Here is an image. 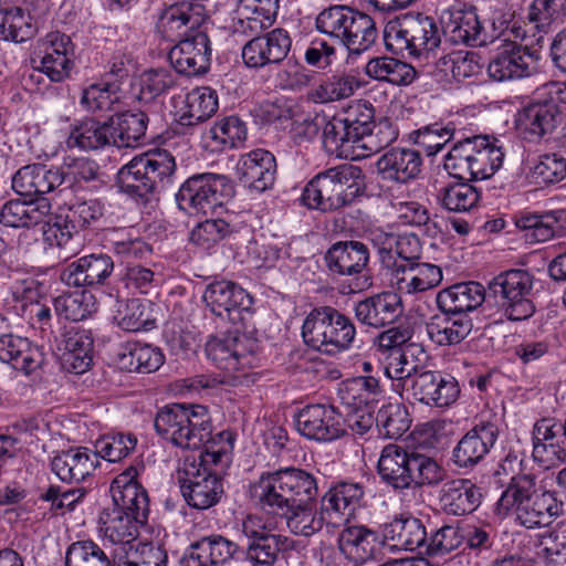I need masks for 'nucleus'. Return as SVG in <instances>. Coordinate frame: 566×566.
I'll return each instance as SVG.
<instances>
[{
	"instance_id": "nucleus-19",
	"label": "nucleus",
	"mask_w": 566,
	"mask_h": 566,
	"mask_svg": "<svg viewBox=\"0 0 566 566\" xmlns=\"http://www.w3.org/2000/svg\"><path fill=\"white\" fill-rule=\"evenodd\" d=\"M297 431L307 439L333 441L345 434L343 415L329 405H307L295 417Z\"/></svg>"
},
{
	"instance_id": "nucleus-54",
	"label": "nucleus",
	"mask_w": 566,
	"mask_h": 566,
	"mask_svg": "<svg viewBox=\"0 0 566 566\" xmlns=\"http://www.w3.org/2000/svg\"><path fill=\"white\" fill-rule=\"evenodd\" d=\"M470 181L453 182L442 186L437 193V200L442 208L450 212H468L480 200V192Z\"/></svg>"
},
{
	"instance_id": "nucleus-15",
	"label": "nucleus",
	"mask_w": 566,
	"mask_h": 566,
	"mask_svg": "<svg viewBox=\"0 0 566 566\" xmlns=\"http://www.w3.org/2000/svg\"><path fill=\"white\" fill-rule=\"evenodd\" d=\"M250 38L241 51L243 63L249 69L279 65L287 57L292 48L291 35L283 28Z\"/></svg>"
},
{
	"instance_id": "nucleus-5",
	"label": "nucleus",
	"mask_w": 566,
	"mask_h": 566,
	"mask_svg": "<svg viewBox=\"0 0 566 566\" xmlns=\"http://www.w3.org/2000/svg\"><path fill=\"white\" fill-rule=\"evenodd\" d=\"M500 511H514L516 520L527 528L546 526L558 515L559 505L554 493L536 490L535 478L531 474L513 476L502 493Z\"/></svg>"
},
{
	"instance_id": "nucleus-55",
	"label": "nucleus",
	"mask_w": 566,
	"mask_h": 566,
	"mask_svg": "<svg viewBox=\"0 0 566 566\" xmlns=\"http://www.w3.org/2000/svg\"><path fill=\"white\" fill-rule=\"evenodd\" d=\"M125 512L114 506L99 518L105 537L113 544H128L138 535V525L140 523Z\"/></svg>"
},
{
	"instance_id": "nucleus-37",
	"label": "nucleus",
	"mask_w": 566,
	"mask_h": 566,
	"mask_svg": "<svg viewBox=\"0 0 566 566\" xmlns=\"http://www.w3.org/2000/svg\"><path fill=\"white\" fill-rule=\"evenodd\" d=\"M421 165L420 153L412 148H392L381 155L376 163L382 179L401 184L416 178L421 170Z\"/></svg>"
},
{
	"instance_id": "nucleus-42",
	"label": "nucleus",
	"mask_w": 566,
	"mask_h": 566,
	"mask_svg": "<svg viewBox=\"0 0 566 566\" xmlns=\"http://www.w3.org/2000/svg\"><path fill=\"white\" fill-rule=\"evenodd\" d=\"M522 7L515 0H506L505 3L492 11L489 24L483 23V33H485V45L494 42L500 38L504 41L514 39H524L525 30L521 27L517 18L520 17Z\"/></svg>"
},
{
	"instance_id": "nucleus-13",
	"label": "nucleus",
	"mask_w": 566,
	"mask_h": 566,
	"mask_svg": "<svg viewBox=\"0 0 566 566\" xmlns=\"http://www.w3.org/2000/svg\"><path fill=\"white\" fill-rule=\"evenodd\" d=\"M202 300L212 314L233 325L249 327L254 317L253 297L238 283L216 280L206 286Z\"/></svg>"
},
{
	"instance_id": "nucleus-34",
	"label": "nucleus",
	"mask_w": 566,
	"mask_h": 566,
	"mask_svg": "<svg viewBox=\"0 0 566 566\" xmlns=\"http://www.w3.org/2000/svg\"><path fill=\"white\" fill-rule=\"evenodd\" d=\"M396 286L400 293L417 294L438 286L442 281L440 266L427 263H394Z\"/></svg>"
},
{
	"instance_id": "nucleus-30",
	"label": "nucleus",
	"mask_w": 566,
	"mask_h": 566,
	"mask_svg": "<svg viewBox=\"0 0 566 566\" xmlns=\"http://www.w3.org/2000/svg\"><path fill=\"white\" fill-rule=\"evenodd\" d=\"M202 8L190 3H178L164 11L159 21L158 29L163 36L171 42L187 38L203 28L205 18L201 14Z\"/></svg>"
},
{
	"instance_id": "nucleus-50",
	"label": "nucleus",
	"mask_w": 566,
	"mask_h": 566,
	"mask_svg": "<svg viewBox=\"0 0 566 566\" xmlns=\"http://www.w3.org/2000/svg\"><path fill=\"white\" fill-rule=\"evenodd\" d=\"M352 25L348 30L344 46L352 55H360L369 51L377 42L378 29L373 17L364 11L357 10L350 20Z\"/></svg>"
},
{
	"instance_id": "nucleus-46",
	"label": "nucleus",
	"mask_w": 566,
	"mask_h": 566,
	"mask_svg": "<svg viewBox=\"0 0 566 566\" xmlns=\"http://www.w3.org/2000/svg\"><path fill=\"white\" fill-rule=\"evenodd\" d=\"M164 363L161 350L148 344L127 343L118 354V364L129 373L149 374L156 371Z\"/></svg>"
},
{
	"instance_id": "nucleus-33",
	"label": "nucleus",
	"mask_w": 566,
	"mask_h": 566,
	"mask_svg": "<svg viewBox=\"0 0 566 566\" xmlns=\"http://www.w3.org/2000/svg\"><path fill=\"white\" fill-rule=\"evenodd\" d=\"M44 360L41 349L28 338L14 334L0 336V361L25 375L38 369Z\"/></svg>"
},
{
	"instance_id": "nucleus-2",
	"label": "nucleus",
	"mask_w": 566,
	"mask_h": 566,
	"mask_svg": "<svg viewBox=\"0 0 566 566\" xmlns=\"http://www.w3.org/2000/svg\"><path fill=\"white\" fill-rule=\"evenodd\" d=\"M377 471L381 481L395 491L436 488L447 475L436 459L418 449L390 443L381 450Z\"/></svg>"
},
{
	"instance_id": "nucleus-28",
	"label": "nucleus",
	"mask_w": 566,
	"mask_h": 566,
	"mask_svg": "<svg viewBox=\"0 0 566 566\" xmlns=\"http://www.w3.org/2000/svg\"><path fill=\"white\" fill-rule=\"evenodd\" d=\"M324 260L333 274L358 275L369 262V249L360 241H338L326 251Z\"/></svg>"
},
{
	"instance_id": "nucleus-11",
	"label": "nucleus",
	"mask_w": 566,
	"mask_h": 566,
	"mask_svg": "<svg viewBox=\"0 0 566 566\" xmlns=\"http://www.w3.org/2000/svg\"><path fill=\"white\" fill-rule=\"evenodd\" d=\"M357 168L342 165L319 172L303 189L301 200L310 209L334 211L349 205L354 192H348Z\"/></svg>"
},
{
	"instance_id": "nucleus-26",
	"label": "nucleus",
	"mask_w": 566,
	"mask_h": 566,
	"mask_svg": "<svg viewBox=\"0 0 566 566\" xmlns=\"http://www.w3.org/2000/svg\"><path fill=\"white\" fill-rule=\"evenodd\" d=\"M237 175L244 187L263 192L274 185L275 157L269 150L261 148L242 155L237 165Z\"/></svg>"
},
{
	"instance_id": "nucleus-27",
	"label": "nucleus",
	"mask_w": 566,
	"mask_h": 566,
	"mask_svg": "<svg viewBox=\"0 0 566 566\" xmlns=\"http://www.w3.org/2000/svg\"><path fill=\"white\" fill-rule=\"evenodd\" d=\"M337 542L340 554L358 566L375 559L384 544L379 534L365 525L343 528Z\"/></svg>"
},
{
	"instance_id": "nucleus-20",
	"label": "nucleus",
	"mask_w": 566,
	"mask_h": 566,
	"mask_svg": "<svg viewBox=\"0 0 566 566\" xmlns=\"http://www.w3.org/2000/svg\"><path fill=\"white\" fill-rule=\"evenodd\" d=\"M538 54L526 45L510 43L490 60L489 76L497 82L522 80L537 72Z\"/></svg>"
},
{
	"instance_id": "nucleus-3",
	"label": "nucleus",
	"mask_w": 566,
	"mask_h": 566,
	"mask_svg": "<svg viewBox=\"0 0 566 566\" xmlns=\"http://www.w3.org/2000/svg\"><path fill=\"white\" fill-rule=\"evenodd\" d=\"M250 493L264 512H280L295 504L317 502L318 482L314 473L290 467L263 472L250 485Z\"/></svg>"
},
{
	"instance_id": "nucleus-25",
	"label": "nucleus",
	"mask_w": 566,
	"mask_h": 566,
	"mask_svg": "<svg viewBox=\"0 0 566 566\" xmlns=\"http://www.w3.org/2000/svg\"><path fill=\"white\" fill-rule=\"evenodd\" d=\"M279 0H239L233 33L244 36L261 34L275 22Z\"/></svg>"
},
{
	"instance_id": "nucleus-61",
	"label": "nucleus",
	"mask_w": 566,
	"mask_h": 566,
	"mask_svg": "<svg viewBox=\"0 0 566 566\" xmlns=\"http://www.w3.org/2000/svg\"><path fill=\"white\" fill-rule=\"evenodd\" d=\"M66 566H113L106 553L93 541L72 543L65 554Z\"/></svg>"
},
{
	"instance_id": "nucleus-1",
	"label": "nucleus",
	"mask_w": 566,
	"mask_h": 566,
	"mask_svg": "<svg viewBox=\"0 0 566 566\" xmlns=\"http://www.w3.org/2000/svg\"><path fill=\"white\" fill-rule=\"evenodd\" d=\"M533 276L525 270L512 269L501 272L488 284V290L476 281L455 283L442 289L436 296L441 313L469 316L484 302L500 307L512 322L533 316L535 305L530 298Z\"/></svg>"
},
{
	"instance_id": "nucleus-8",
	"label": "nucleus",
	"mask_w": 566,
	"mask_h": 566,
	"mask_svg": "<svg viewBox=\"0 0 566 566\" xmlns=\"http://www.w3.org/2000/svg\"><path fill=\"white\" fill-rule=\"evenodd\" d=\"M304 343L323 354L337 355L348 350L356 337L353 321L332 306L313 308L302 325Z\"/></svg>"
},
{
	"instance_id": "nucleus-21",
	"label": "nucleus",
	"mask_w": 566,
	"mask_h": 566,
	"mask_svg": "<svg viewBox=\"0 0 566 566\" xmlns=\"http://www.w3.org/2000/svg\"><path fill=\"white\" fill-rule=\"evenodd\" d=\"M114 268V260L111 255L92 253L66 264L61 270L60 280L70 287L96 289L107 283Z\"/></svg>"
},
{
	"instance_id": "nucleus-39",
	"label": "nucleus",
	"mask_w": 566,
	"mask_h": 566,
	"mask_svg": "<svg viewBox=\"0 0 566 566\" xmlns=\"http://www.w3.org/2000/svg\"><path fill=\"white\" fill-rule=\"evenodd\" d=\"M98 464L97 453L87 448H71L55 455L52 471L64 482H80L93 473Z\"/></svg>"
},
{
	"instance_id": "nucleus-4",
	"label": "nucleus",
	"mask_w": 566,
	"mask_h": 566,
	"mask_svg": "<svg viewBox=\"0 0 566 566\" xmlns=\"http://www.w3.org/2000/svg\"><path fill=\"white\" fill-rule=\"evenodd\" d=\"M443 33L433 17L405 13L386 24L384 41L386 49L394 54L429 62L437 57Z\"/></svg>"
},
{
	"instance_id": "nucleus-62",
	"label": "nucleus",
	"mask_w": 566,
	"mask_h": 566,
	"mask_svg": "<svg viewBox=\"0 0 566 566\" xmlns=\"http://www.w3.org/2000/svg\"><path fill=\"white\" fill-rule=\"evenodd\" d=\"M528 177L538 186L557 184L566 178V158L558 154L543 155L531 168Z\"/></svg>"
},
{
	"instance_id": "nucleus-47",
	"label": "nucleus",
	"mask_w": 566,
	"mask_h": 566,
	"mask_svg": "<svg viewBox=\"0 0 566 566\" xmlns=\"http://www.w3.org/2000/svg\"><path fill=\"white\" fill-rule=\"evenodd\" d=\"M357 10L347 4H331L316 15L315 28L319 33L344 45L352 25L350 20Z\"/></svg>"
},
{
	"instance_id": "nucleus-7",
	"label": "nucleus",
	"mask_w": 566,
	"mask_h": 566,
	"mask_svg": "<svg viewBox=\"0 0 566 566\" xmlns=\"http://www.w3.org/2000/svg\"><path fill=\"white\" fill-rule=\"evenodd\" d=\"M504 153L488 136L465 137L453 144L444 156L443 168L461 181L488 179L502 166Z\"/></svg>"
},
{
	"instance_id": "nucleus-52",
	"label": "nucleus",
	"mask_w": 566,
	"mask_h": 566,
	"mask_svg": "<svg viewBox=\"0 0 566 566\" xmlns=\"http://www.w3.org/2000/svg\"><path fill=\"white\" fill-rule=\"evenodd\" d=\"M291 539L281 534H268L247 543L245 559L253 566H273L279 554L283 551L291 548Z\"/></svg>"
},
{
	"instance_id": "nucleus-22",
	"label": "nucleus",
	"mask_w": 566,
	"mask_h": 566,
	"mask_svg": "<svg viewBox=\"0 0 566 566\" xmlns=\"http://www.w3.org/2000/svg\"><path fill=\"white\" fill-rule=\"evenodd\" d=\"M500 434L499 426L493 420L475 423L457 443L452 451L453 463L461 469H469L480 463L494 447Z\"/></svg>"
},
{
	"instance_id": "nucleus-49",
	"label": "nucleus",
	"mask_w": 566,
	"mask_h": 566,
	"mask_svg": "<svg viewBox=\"0 0 566 566\" xmlns=\"http://www.w3.org/2000/svg\"><path fill=\"white\" fill-rule=\"evenodd\" d=\"M398 137V129L388 119L373 123L366 134L355 145V153L345 156L352 160L363 159L373 154L379 153L391 145Z\"/></svg>"
},
{
	"instance_id": "nucleus-43",
	"label": "nucleus",
	"mask_w": 566,
	"mask_h": 566,
	"mask_svg": "<svg viewBox=\"0 0 566 566\" xmlns=\"http://www.w3.org/2000/svg\"><path fill=\"white\" fill-rule=\"evenodd\" d=\"M447 30L450 40L454 44L485 45L483 22L480 20L476 8L473 6L452 11Z\"/></svg>"
},
{
	"instance_id": "nucleus-23",
	"label": "nucleus",
	"mask_w": 566,
	"mask_h": 566,
	"mask_svg": "<svg viewBox=\"0 0 566 566\" xmlns=\"http://www.w3.org/2000/svg\"><path fill=\"white\" fill-rule=\"evenodd\" d=\"M64 181L65 174L61 168L31 164L15 171L11 179V186L19 196L38 199L45 198L44 195L53 192Z\"/></svg>"
},
{
	"instance_id": "nucleus-18",
	"label": "nucleus",
	"mask_w": 566,
	"mask_h": 566,
	"mask_svg": "<svg viewBox=\"0 0 566 566\" xmlns=\"http://www.w3.org/2000/svg\"><path fill=\"white\" fill-rule=\"evenodd\" d=\"M185 478H179L180 491L187 504L196 510H208L217 505L223 493L222 479L207 468H198L196 463L187 465Z\"/></svg>"
},
{
	"instance_id": "nucleus-57",
	"label": "nucleus",
	"mask_w": 566,
	"mask_h": 566,
	"mask_svg": "<svg viewBox=\"0 0 566 566\" xmlns=\"http://www.w3.org/2000/svg\"><path fill=\"white\" fill-rule=\"evenodd\" d=\"M209 136L218 150L237 148L247 139V126L238 116H228L210 128Z\"/></svg>"
},
{
	"instance_id": "nucleus-48",
	"label": "nucleus",
	"mask_w": 566,
	"mask_h": 566,
	"mask_svg": "<svg viewBox=\"0 0 566 566\" xmlns=\"http://www.w3.org/2000/svg\"><path fill=\"white\" fill-rule=\"evenodd\" d=\"M365 72L374 80L398 86L411 84L417 76L412 65L389 56L370 59L365 66Z\"/></svg>"
},
{
	"instance_id": "nucleus-35",
	"label": "nucleus",
	"mask_w": 566,
	"mask_h": 566,
	"mask_svg": "<svg viewBox=\"0 0 566 566\" xmlns=\"http://www.w3.org/2000/svg\"><path fill=\"white\" fill-rule=\"evenodd\" d=\"M218 95L209 86H201L191 90L185 98L184 106L177 112L176 123L180 126L181 133L189 130L208 120L218 111Z\"/></svg>"
},
{
	"instance_id": "nucleus-17",
	"label": "nucleus",
	"mask_w": 566,
	"mask_h": 566,
	"mask_svg": "<svg viewBox=\"0 0 566 566\" xmlns=\"http://www.w3.org/2000/svg\"><path fill=\"white\" fill-rule=\"evenodd\" d=\"M564 120L560 106L554 99L531 102L522 107L516 126L524 138L532 143L551 137Z\"/></svg>"
},
{
	"instance_id": "nucleus-58",
	"label": "nucleus",
	"mask_w": 566,
	"mask_h": 566,
	"mask_svg": "<svg viewBox=\"0 0 566 566\" xmlns=\"http://www.w3.org/2000/svg\"><path fill=\"white\" fill-rule=\"evenodd\" d=\"M234 332L228 333L229 340L232 346L234 358L239 360V369L244 370L253 365L254 355L259 350L260 344L255 337V325L253 319L251 325H235Z\"/></svg>"
},
{
	"instance_id": "nucleus-31",
	"label": "nucleus",
	"mask_w": 566,
	"mask_h": 566,
	"mask_svg": "<svg viewBox=\"0 0 566 566\" xmlns=\"http://www.w3.org/2000/svg\"><path fill=\"white\" fill-rule=\"evenodd\" d=\"M481 491L470 479H453L442 484L439 491L441 510L453 516L474 512L481 504Z\"/></svg>"
},
{
	"instance_id": "nucleus-41",
	"label": "nucleus",
	"mask_w": 566,
	"mask_h": 566,
	"mask_svg": "<svg viewBox=\"0 0 566 566\" xmlns=\"http://www.w3.org/2000/svg\"><path fill=\"white\" fill-rule=\"evenodd\" d=\"M473 328L472 318L459 314L440 313L426 324L429 338L438 346H452L465 339Z\"/></svg>"
},
{
	"instance_id": "nucleus-51",
	"label": "nucleus",
	"mask_w": 566,
	"mask_h": 566,
	"mask_svg": "<svg viewBox=\"0 0 566 566\" xmlns=\"http://www.w3.org/2000/svg\"><path fill=\"white\" fill-rule=\"evenodd\" d=\"M382 392L379 378L360 375L343 382L339 396L344 406H369Z\"/></svg>"
},
{
	"instance_id": "nucleus-63",
	"label": "nucleus",
	"mask_w": 566,
	"mask_h": 566,
	"mask_svg": "<svg viewBox=\"0 0 566 566\" xmlns=\"http://www.w3.org/2000/svg\"><path fill=\"white\" fill-rule=\"evenodd\" d=\"M114 321L127 332L146 329L149 323L147 307L138 298L118 300Z\"/></svg>"
},
{
	"instance_id": "nucleus-10",
	"label": "nucleus",
	"mask_w": 566,
	"mask_h": 566,
	"mask_svg": "<svg viewBox=\"0 0 566 566\" xmlns=\"http://www.w3.org/2000/svg\"><path fill=\"white\" fill-rule=\"evenodd\" d=\"M375 107L366 101H355L346 109L333 116L323 126L325 149L337 157L352 156L355 145L373 125Z\"/></svg>"
},
{
	"instance_id": "nucleus-29",
	"label": "nucleus",
	"mask_w": 566,
	"mask_h": 566,
	"mask_svg": "<svg viewBox=\"0 0 566 566\" xmlns=\"http://www.w3.org/2000/svg\"><path fill=\"white\" fill-rule=\"evenodd\" d=\"M384 537L398 549L424 555L428 531L422 520L411 514H400L385 525Z\"/></svg>"
},
{
	"instance_id": "nucleus-12",
	"label": "nucleus",
	"mask_w": 566,
	"mask_h": 566,
	"mask_svg": "<svg viewBox=\"0 0 566 566\" xmlns=\"http://www.w3.org/2000/svg\"><path fill=\"white\" fill-rule=\"evenodd\" d=\"M234 196V187L224 175L198 174L189 177L176 193L180 210L188 213H210Z\"/></svg>"
},
{
	"instance_id": "nucleus-16",
	"label": "nucleus",
	"mask_w": 566,
	"mask_h": 566,
	"mask_svg": "<svg viewBox=\"0 0 566 566\" xmlns=\"http://www.w3.org/2000/svg\"><path fill=\"white\" fill-rule=\"evenodd\" d=\"M211 42L206 27L192 31L190 35L179 39L170 49L168 57L177 73L187 76L207 73L211 63Z\"/></svg>"
},
{
	"instance_id": "nucleus-36",
	"label": "nucleus",
	"mask_w": 566,
	"mask_h": 566,
	"mask_svg": "<svg viewBox=\"0 0 566 566\" xmlns=\"http://www.w3.org/2000/svg\"><path fill=\"white\" fill-rule=\"evenodd\" d=\"M27 0H6L0 6V40L23 43L36 34Z\"/></svg>"
},
{
	"instance_id": "nucleus-44",
	"label": "nucleus",
	"mask_w": 566,
	"mask_h": 566,
	"mask_svg": "<svg viewBox=\"0 0 566 566\" xmlns=\"http://www.w3.org/2000/svg\"><path fill=\"white\" fill-rule=\"evenodd\" d=\"M284 517L290 532L296 536L311 537L322 531L325 524L326 512L322 511V505L317 507V502L312 504H298L281 510L280 512H269Z\"/></svg>"
},
{
	"instance_id": "nucleus-14",
	"label": "nucleus",
	"mask_w": 566,
	"mask_h": 566,
	"mask_svg": "<svg viewBox=\"0 0 566 566\" xmlns=\"http://www.w3.org/2000/svg\"><path fill=\"white\" fill-rule=\"evenodd\" d=\"M405 386L403 396L407 400L413 399L439 408L451 406L460 395L459 384L453 376L424 370L421 367L413 378L405 381Z\"/></svg>"
},
{
	"instance_id": "nucleus-64",
	"label": "nucleus",
	"mask_w": 566,
	"mask_h": 566,
	"mask_svg": "<svg viewBox=\"0 0 566 566\" xmlns=\"http://www.w3.org/2000/svg\"><path fill=\"white\" fill-rule=\"evenodd\" d=\"M177 84L175 73L168 69H151L145 71L140 76V101H151L166 94Z\"/></svg>"
},
{
	"instance_id": "nucleus-32",
	"label": "nucleus",
	"mask_w": 566,
	"mask_h": 566,
	"mask_svg": "<svg viewBox=\"0 0 566 566\" xmlns=\"http://www.w3.org/2000/svg\"><path fill=\"white\" fill-rule=\"evenodd\" d=\"M563 424H557L549 418L538 420L533 428V458L535 461L549 467L566 460V447L558 438Z\"/></svg>"
},
{
	"instance_id": "nucleus-60",
	"label": "nucleus",
	"mask_w": 566,
	"mask_h": 566,
	"mask_svg": "<svg viewBox=\"0 0 566 566\" xmlns=\"http://www.w3.org/2000/svg\"><path fill=\"white\" fill-rule=\"evenodd\" d=\"M463 543L464 537L460 523L444 524L428 533L424 555L443 556L459 548Z\"/></svg>"
},
{
	"instance_id": "nucleus-45",
	"label": "nucleus",
	"mask_w": 566,
	"mask_h": 566,
	"mask_svg": "<svg viewBox=\"0 0 566 566\" xmlns=\"http://www.w3.org/2000/svg\"><path fill=\"white\" fill-rule=\"evenodd\" d=\"M66 144L70 148L78 147L83 150H97L113 146L109 118L105 122L85 118L72 128Z\"/></svg>"
},
{
	"instance_id": "nucleus-24",
	"label": "nucleus",
	"mask_w": 566,
	"mask_h": 566,
	"mask_svg": "<svg viewBox=\"0 0 566 566\" xmlns=\"http://www.w3.org/2000/svg\"><path fill=\"white\" fill-rule=\"evenodd\" d=\"M403 313L400 296L382 292L358 301L354 305L355 318L364 326L384 328L395 324Z\"/></svg>"
},
{
	"instance_id": "nucleus-6",
	"label": "nucleus",
	"mask_w": 566,
	"mask_h": 566,
	"mask_svg": "<svg viewBox=\"0 0 566 566\" xmlns=\"http://www.w3.org/2000/svg\"><path fill=\"white\" fill-rule=\"evenodd\" d=\"M154 426L159 436L182 449H200L212 433L208 409L201 405L165 406L157 412Z\"/></svg>"
},
{
	"instance_id": "nucleus-53",
	"label": "nucleus",
	"mask_w": 566,
	"mask_h": 566,
	"mask_svg": "<svg viewBox=\"0 0 566 566\" xmlns=\"http://www.w3.org/2000/svg\"><path fill=\"white\" fill-rule=\"evenodd\" d=\"M364 490L358 483H339L331 488L321 499L322 511L352 515L363 499Z\"/></svg>"
},
{
	"instance_id": "nucleus-40",
	"label": "nucleus",
	"mask_w": 566,
	"mask_h": 566,
	"mask_svg": "<svg viewBox=\"0 0 566 566\" xmlns=\"http://www.w3.org/2000/svg\"><path fill=\"white\" fill-rule=\"evenodd\" d=\"M149 117L145 111L123 112L109 117L113 146L136 148L146 142Z\"/></svg>"
},
{
	"instance_id": "nucleus-9",
	"label": "nucleus",
	"mask_w": 566,
	"mask_h": 566,
	"mask_svg": "<svg viewBox=\"0 0 566 566\" xmlns=\"http://www.w3.org/2000/svg\"><path fill=\"white\" fill-rule=\"evenodd\" d=\"M176 171V160L166 149L156 148L134 157L119 170L122 189L140 200L171 182Z\"/></svg>"
},
{
	"instance_id": "nucleus-56",
	"label": "nucleus",
	"mask_w": 566,
	"mask_h": 566,
	"mask_svg": "<svg viewBox=\"0 0 566 566\" xmlns=\"http://www.w3.org/2000/svg\"><path fill=\"white\" fill-rule=\"evenodd\" d=\"M114 506L126 511L125 513L140 525L145 524L149 513V501L145 489L140 484H130L125 490L112 493Z\"/></svg>"
},
{
	"instance_id": "nucleus-38",
	"label": "nucleus",
	"mask_w": 566,
	"mask_h": 566,
	"mask_svg": "<svg viewBox=\"0 0 566 566\" xmlns=\"http://www.w3.org/2000/svg\"><path fill=\"white\" fill-rule=\"evenodd\" d=\"M52 205L48 198L30 200L12 199L0 209V223L11 228L36 226L50 214Z\"/></svg>"
},
{
	"instance_id": "nucleus-59",
	"label": "nucleus",
	"mask_w": 566,
	"mask_h": 566,
	"mask_svg": "<svg viewBox=\"0 0 566 566\" xmlns=\"http://www.w3.org/2000/svg\"><path fill=\"white\" fill-rule=\"evenodd\" d=\"M406 407L400 403H388L382 406L376 416V426L379 433L388 439H398L410 428Z\"/></svg>"
}]
</instances>
